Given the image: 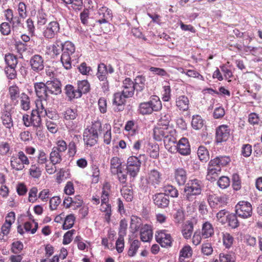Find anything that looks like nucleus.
<instances>
[{
  "label": "nucleus",
  "mask_w": 262,
  "mask_h": 262,
  "mask_svg": "<svg viewBox=\"0 0 262 262\" xmlns=\"http://www.w3.org/2000/svg\"><path fill=\"white\" fill-rule=\"evenodd\" d=\"M198 156L202 162H207L209 159V154L207 149L204 146H200L198 150Z\"/></svg>",
  "instance_id": "42"
},
{
  "label": "nucleus",
  "mask_w": 262,
  "mask_h": 262,
  "mask_svg": "<svg viewBox=\"0 0 262 262\" xmlns=\"http://www.w3.org/2000/svg\"><path fill=\"white\" fill-rule=\"evenodd\" d=\"M230 128L225 124L219 125L215 129V141L218 144L226 142L229 138Z\"/></svg>",
  "instance_id": "9"
},
{
  "label": "nucleus",
  "mask_w": 262,
  "mask_h": 262,
  "mask_svg": "<svg viewBox=\"0 0 262 262\" xmlns=\"http://www.w3.org/2000/svg\"><path fill=\"white\" fill-rule=\"evenodd\" d=\"M93 177L92 182L94 183H97L99 180L100 170L98 165L93 164L91 166Z\"/></svg>",
  "instance_id": "52"
},
{
  "label": "nucleus",
  "mask_w": 262,
  "mask_h": 262,
  "mask_svg": "<svg viewBox=\"0 0 262 262\" xmlns=\"http://www.w3.org/2000/svg\"><path fill=\"white\" fill-rule=\"evenodd\" d=\"M193 231V224L191 221H188L183 227L182 233L183 237L187 239H190Z\"/></svg>",
  "instance_id": "29"
},
{
  "label": "nucleus",
  "mask_w": 262,
  "mask_h": 262,
  "mask_svg": "<svg viewBox=\"0 0 262 262\" xmlns=\"http://www.w3.org/2000/svg\"><path fill=\"white\" fill-rule=\"evenodd\" d=\"M1 118L3 124L7 128L10 129L13 126V122L11 113L7 111H4L2 113Z\"/></svg>",
  "instance_id": "28"
},
{
  "label": "nucleus",
  "mask_w": 262,
  "mask_h": 262,
  "mask_svg": "<svg viewBox=\"0 0 262 262\" xmlns=\"http://www.w3.org/2000/svg\"><path fill=\"white\" fill-rule=\"evenodd\" d=\"M232 187L234 190H238L241 188V182L239 175L234 173L232 175Z\"/></svg>",
  "instance_id": "54"
},
{
  "label": "nucleus",
  "mask_w": 262,
  "mask_h": 262,
  "mask_svg": "<svg viewBox=\"0 0 262 262\" xmlns=\"http://www.w3.org/2000/svg\"><path fill=\"white\" fill-rule=\"evenodd\" d=\"M107 66L103 63L98 64L96 76L99 80L104 79L107 77Z\"/></svg>",
  "instance_id": "39"
},
{
  "label": "nucleus",
  "mask_w": 262,
  "mask_h": 262,
  "mask_svg": "<svg viewBox=\"0 0 262 262\" xmlns=\"http://www.w3.org/2000/svg\"><path fill=\"white\" fill-rule=\"evenodd\" d=\"M146 77L142 75H139L134 79L135 90H144L145 89Z\"/></svg>",
  "instance_id": "35"
},
{
  "label": "nucleus",
  "mask_w": 262,
  "mask_h": 262,
  "mask_svg": "<svg viewBox=\"0 0 262 262\" xmlns=\"http://www.w3.org/2000/svg\"><path fill=\"white\" fill-rule=\"evenodd\" d=\"M230 179L226 176L221 177L217 181L218 186L222 189H225L229 186Z\"/></svg>",
  "instance_id": "55"
},
{
  "label": "nucleus",
  "mask_w": 262,
  "mask_h": 262,
  "mask_svg": "<svg viewBox=\"0 0 262 262\" xmlns=\"http://www.w3.org/2000/svg\"><path fill=\"white\" fill-rule=\"evenodd\" d=\"M130 98L127 97L123 92L115 93L113 96V104L117 107L115 111H122L124 108L126 98Z\"/></svg>",
  "instance_id": "19"
},
{
  "label": "nucleus",
  "mask_w": 262,
  "mask_h": 262,
  "mask_svg": "<svg viewBox=\"0 0 262 262\" xmlns=\"http://www.w3.org/2000/svg\"><path fill=\"white\" fill-rule=\"evenodd\" d=\"M229 198L226 194L217 195L215 194L207 195V201L209 207L212 209H219L227 206Z\"/></svg>",
  "instance_id": "4"
},
{
  "label": "nucleus",
  "mask_w": 262,
  "mask_h": 262,
  "mask_svg": "<svg viewBox=\"0 0 262 262\" xmlns=\"http://www.w3.org/2000/svg\"><path fill=\"white\" fill-rule=\"evenodd\" d=\"M152 231L148 225H145L140 230V238L143 242H149L152 238Z\"/></svg>",
  "instance_id": "25"
},
{
  "label": "nucleus",
  "mask_w": 262,
  "mask_h": 262,
  "mask_svg": "<svg viewBox=\"0 0 262 262\" xmlns=\"http://www.w3.org/2000/svg\"><path fill=\"white\" fill-rule=\"evenodd\" d=\"M63 44L64 43H63L59 39L55 40L52 46V52L54 54L58 55L60 54L61 51H62Z\"/></svg>",
  "instance_id": "47"
},
{
  "label": "nucleus",
  "mask_w": 262,
  "mask_h": 262,
  "mask_svg": "<svg viewBox=\"0 0 262 262\" xmlns=\"http://www.w3.org/2000/svg\"><path fill=\"white\" fill-rule=\"evenodd\" d=\"M174 149L176 150L181 155L187 156L190 155L191 150L188 140L186 138H181L177 145L174 146Z\"/></svg>",
  "instance_id": "18"
},
{
  "label": "nucleus",
  "mask_w": 262,
  "mask_h": 262,
  "mask_svg": "<svg viewBox=\"0 0 262 262\" xmlns=\"http://www.w3.org/2000/svg\"><path fill=\"white\" fill-rule=\"evenodd\" d=\"M29 174L33 178L38 179L41 175V170L39 166L33 164L29 169Z\"/></svg>",
  "instance_id": "50"
},
{
  "label": "nucleus",
  "mask_w": 262,
  "mask_h": 262,
  "mask_svg": "<svg viewBox=\"0 0 262 262\" xmlns=\"http://www.w3.org/2000/svg\"><path fill=\"white\" fill-rule=\"evenodd\" d=\"M23 248L24 245L21 242H14L12 244L11 251L15 254H18L23 249Z\"/></svg>",
  "instance_id": "58"
},
{
  "label": "nucleus",
  "mask_w": 262,
  "mask_h": 262,
  "mask_svg": "<svg viewBox=\"0 0 262 262\" xmlns=\"http://www.w3.org/2000/svg\"><path fill=\"white\" fill-rule=\"evenodd\" d=\"M223 243L226 248H229L233 244V238L228 233H225L223 237Z\"/></svg>",
  "instance_id": "56"
},
{
  "label": "nucleus",
  "mask_w": 262,
  "mask_h": 262,
  "mask_svg": "<svg viewBox=\"0 0 262 262\" xmlns=\"http://www.w3.org/2000/svg\"><path fill=\"white\" fill-rule=\"evenodd\" d=\"M237 214L234 213L228 214L226 216V223L232 228H237L239 226V223L237 219Z\"/></svg>",
  "instance_id": "43"
},
{
  "label": "nucleus",
  "mask_w": 262,
  "mask_h": 262,
  "mask_svg": "<svg viewBox=\"0 0 262 262\" xmlns=\"http://www.w3.org/2000/svg\"><path fill=\"white\" fill-rule=\"evenodd\" d=\"M220 261V262H235V259L231 254L221 253Z\"/></svg>",
  "instance_id": "64"
},
{
  "label": "nucleus",
  "mask_w": 262,
  "mask_h": 262,
  "mask_svg": "<svg viewBox=\"0 0 262 262\" xmlns=\"http://www.w3.org/2000/svg\"><path fill=\"white\" fill-rule=\"evenodd\" d=\"M176 106L179 111L185 112L188 110L189 107V100L188 98L184 95L177 96L176 98Z\"/></svg>",
  "instance_id": "22"
},
{
  "label": "nucleus",
  "mask_w": 262,
  "mask_h": 262,
  "mask_svg": "<svg viewBox=\"0 0 262 262\" xmlns=\"http://www.w3.org/2000/svg\"><path fill=\"white\" fill-rule=\"evenodd\" d=\"M34 88L36 96L40 99L46 101L49 98L46 82H38L34 83Z\"/></svg>",
  "instance_id": "14"
},
{
  "label": "nucleus",
  "mask_w": 262,
  "mask_h": 262,
  "mask_svg": "<svg viewBox=\"0 0 262 262\" xmlns=\"http://www.w3.org/2000/svg\"><path fill=\"white\" fill-rule=\"evenodd\" d=\"M9 94L12 102H18V98L20 97V89L16 84L13 85L9 88Z\"/></svg>",
  "instance_id": "31"
},
{
  "label": "nucleus",
  "mask_w": 262,
  "mask_h": 262,
  "mask_svg": "<svg viewBox=\"0 0 262 262\" xmlns=\"http://www.w3.org/2000/svg\"><path fill=\"white\" fill-rule=\"evenodd\" d=\"M42 99L37 100L36 102V111L37 114L41 116L42 117H45L47 115V111H48L44 106L42 103Z\"/></svg>",
  "instance_id": "49"
},
{
  "label": "nucleus",
  "mask_w": 262,
  "mask_h": 262,
  "mask_svg": "<svg viewBox=\"0 0 262 262\" xmlns=\"http://www.w3.org/2000/svg\"><path fill=\"white\" fill-rule=\"evenodd\" d=\"M155 238L156 242L162 247L167 248L172 246V237L170 234L166 233L165 230L157 231Z\"/></svg>",
  "instance_id": "11"
},
{
  "label": "nucleus",
  "mask_w": 262,
  "mask_h": 262,
  "mask_svg": "<svg viewBox=\"0 0 262 262\" xmlns=\"http://www.w3.org/2000/svg\"><path fill=\"white\" fill-rule=\"evenodd\" d=\"M75 230L72 229L71 230L67 231L63 235V238L62 244L63 245H68L70 244L72 241V236Z\"/></svg>",
  "instance_id": "62"
},
{
  "label": "nucleus",
  "mask_w": 262,
  "mask_h": 262,
  "mask_svg": "<svg viewBox=\"0 0 262 262\" xmlns=\"http://www.w3.org/2000/svg\"><path fill=\"white\" fill-rule=\"evenodd\" d=\"M29 64L31 70L35 72L39 73L44 69V60L42 57L39 54L32 56L29 61Z\"/></svg>",
  "instance_id": "15"
},
{
  "label": "nucleus",
  "mask_w": 262,
  "mask_h": 262,
  "mask_svg": "<svg viewBox=\"0 0 262 262\" xmlns=\"http://www.w3.org/2000/svg\"><path fill=\"white\" fill-rule=\"evenodd\" d=\"M152 200L154 204L159 208H165L169 204V198L162 192L154 195Z\"/></svg>",
  "instance_id": "20"
},
{
  "label": "nucleus",
  "mask_w": 262,
  "mask_h": 262,
  "mask_svg": "<svg viewBox=\"0 0 262 262\" xmlns=\"http://www.w3.org/2000/svg\"><path fill=\"white\" fill-rule=\"evenodd\" d=\"M37 18V25L39 26L44 25L46 24L48 20L47 15L42 11L38 12Z\"/></svg>",
  "instance_id": "61"
},
{
  "label": "nucleus",
  "mask_w": 262,
  "mask_h": 262,
  "mask_svg": "<svg viewBox=\"0 0 262 262\" xmlns=\"http://www.w3.org/2000/svg\"><path fill=\"white\" fill-rule=\"evenodd\" d=\"M5 62L7 65L6 67H16L18 63V58L15 55L8 53L5 56Z\"/></svg>",
  "instance_id": "38"
},
{
  "label": "nucleus",
  "mask_w": 262,
  "mask_h": 262,
  "mask_svg": "<svg viewBox=\"0 0 262 262\" xmlns=\"http://www.w3.org/2000/svg\"><path fill=\"white\" fill-rule=\"evenodd\" d=\"M214 234L213 228L211 223L206 222L203 224L202 235L206 238L211 237Z\"/></svg>",
  "instance_id": "34"
},
{
  "label": "nucleus",
  "mask_w": 262,
  "mask_h": 262,
  "mask_svg": "<svg viewBox=\"0 0 262 262\" xmlns=\"http://www.w3.org/2000/svg\"><path fill=\"white\" fill-rule=\"evenodd\" d=\"M163 193L168 198L170 196L171 198H178L179 196L178 190L175 186L172 185L165 186L163 188Z\"/></svg>",
  "instance_id": "30"
},
{
  "label": "nucleus",
  "mask_w": 262,
  "mask_h": 262,
  "mask_svg": "<svg viewBox=\"0 0 262 262\" xmlns=\"http://www.w3.org/2000/svg\"><path fill=\"white\" fill-rule=\"evenodd\" d=\"M75 54V47L74 44L70 41H65L62 48L60 60L66 69L69 70L71 69L72 61L76 59L77 56H76Z\"/></svg>",
  "instance_id": "3"
},
{
  "label": "nucleus",
  "mask_w": 262,
  "mask_h": 262,
  "mask_svg": "<svg viewBox=\"0 0 262 262\" xmlns=\"http://www.w3.org/2000/svg\"><path fill=\"white\" fill-rule=\"evenodd\" d=\"M98 139V134L86 128L83 133V140L87 145L92 146L96 144Z\"/></svg>",
  "instance_id": "21"
},
{
  "label": "nucleus",
  "mask_w": 262,
  "mask_h": 262,
  "mask_svg": "<svg viewBox=\"0 0 262 262\" xmlns=\"http://www.w3.org/2000/svg\"><path fill=\"white\" fill-rule=\"evenodd\" d=\"M122 88L123 90L122 92L127 97H132L134 95L135 91L134 82L130 78H126L123 81Z\"/></svg>",
  "instance_id": "23"
},
{
  "label": "nucleus",
  "mask_w": 262,
  "mask_h": 262,
  "mask_svg": "<svg viewBox=\"0 0 262 262\" xmlns=\"http://www.w3.org/2000/svg\"><path fill=\"white\" fill-rule=\"evenodd\" d=\"M204 125V120L199 115H193L192 118L191 126L195 130L200 129Z\"/></svg>",
  "instance_id": "37"
},
{
  "label": "nucleus",
  "mask_w": 262,
  "mask_h": 262,
  "mask_svg": "<svg viewBox=\"0 0 262 262\" xmlns=\"http://www.w3.org/2000/svg\"><path fill=\"white\" fill-rule=\"evenodd\" d=\"M61 203V199L59 196H53L50 200V209L54 210L57 209V206Z\"/></svg>",
  "instance_id": "63"
},
{
  "label": "nucleus",
  "mask_w": 262,
  "mask_h": 262,
  "mask_svg": "<svg viewBox=\"0 0 262 262\" xmlns=\"http://www.w3.org/2000/svg\"><path fill=\"white\" fill-rule=\"evenodd\" d=\"M184 185V198L188 202L194 201L202 194L204 187L202 181L197 179L189 180Z\"/></svg>",
  "instance_id": "2"
},
{
  "label": "nucleus",
  "mask_w": 262,
  "mask_h": 262,
  "mask_svg": "<svg viewBox=\"0 0 262 262\" xmlns=\"http://www.w3.org/2000/svg\"><path fill=\"white\" fill-rule=\"evenodd\" d=\"M169 123V121L166 120L163 124V127H156L154 128V137L156 140L161 141L163 139L168 138L169 142H171L173 143H176V139L171 136L169 138V133L166 130H165L167 129V126L168 125Z\"/></svg>",
  "instance_id": "7"
},
{
  "label": "nucleus",
  "mask_w": 262,
  "mask_h": 262,
  "mask_svg": "<svg viewBox=\"0 0 262 262\" xmlns=\"http://www.w3.org/2000/svg\"><path fill=\"white\" fill-rule=\"evenodd\" d=\"M30 161L23 151H19L16 155L11 157L10 166L12 169L21 171L25 168V165H29Z\"/></svg>",
  "instance_id": "5"
},
{
  "label": "nucleus",
  "mask_w": 262,
  "mask_h": 262,
  "mask_svg": "<svg viewBox=\"0 0 262 262\" xmlns=\"http://www.w3.org/2000/svg\"><path fill=\"white\" fill-rule=\"evenodd\" d=\"M228 213L227 210L224 209L220 210L216 214L217 220L222 224L226 223V215Z\"/></svg>",
  "instance_id": "57"
},
{
  "label": "nucleus",
  "mask_w": 262,
  "mask_h": 262,
  "mask_svg": "<svg viewBox=\"0 0 262 262\" xmlns=\"http://www.w3.org/2000/svg\"><path fill=\"white\" fill-rule=\"evenodd\" d=\"M16 67H6L5 73L7 77L10 80H13L17 77Z\"/></svg>",
  "instance_id": "48"
},
{
  "label": "nucleus",
  "mask_w": 262,
  "mask_h": 262,
  "mask_svg": "<svg viewBox=\"0 0 262 262\" xmlns=\"http://www.w3.org/2000/svg\"><path fill=\"white\" fill-rule=\"evenodd\" d=\"M149 154L151 158L157 159L159 156V147L158 145L155 144L151 146L149 148Z\"/></svg>",
  "instance_id": "60"
},
{
  "label": "nucleus",
  "mask_w": 262,
  "mask_h": 262,
  "mask_svg": "<svg viewBox=\"0 0 262 262\" xmlns=\"http://www.w3.org/2000/svg\"><path fill=\"white\" fill-rule=\"evenodd\" d=\"M36 111L32 110L31 113V126L34 128L40 129L42 127L41 123V116L36 113Z\"/></svg>",
  "instance_id": "33"
},
{
  "label": "nucleus",
  "mask_w": 262,
  "mask_h": 262,
  "mask_svg": "<svg viewBox=\"0 0 262 262\" xmlns=\"http://www.w3.org/2000/svg\"><path fill=\"white\" fill-rule=\"evenodd\" d=\"M162 174L157 169L150 170L146 178L147 183L150 186L156 188L162 182Z\"/></svg>",
  "instance_id": "12"
},
{
  "label": "nucleus",
  "mask_w": 262,
  "mask_h": 262,
  "mask_svg": "<svg viewBox=\"0 0 262 262\" xmlns=\"http://www.w3.org/2000/svg\"><path fill=\"white\" fill-rule=\"evenodd\" d=\"M192 254V250L189 245L184 246L180 252V259L182 257L187 258L191 257Z\"/></svg>",
  "instance_id": "53"
},
{
  "label": "nucleus",
  "mask_w": 262,
  "mask_h": 262,
  "mask_svg": "<svg viewBox=\"0 0 262 262\" xmlns=\"http://www.w3.org/2000/svg\"><path fill=\"white\" fill-rule=\"evenodd\" d=\"M100 210L101 212L105 213L104 219L107 223H109L111 221V217L112 214L111 204L110 203L101 204Z\"/></svg>",
  "instance_id": "36"
},
{
  "label": "nucleus",
  "mask_w": 262,
  "mask_h": 262,
  "mask_svg": "<svg viewBox=\"0 0 262 262\" xmlns=\"http://www.w3.org/2000/svg\"><path fill=\"white\" fill-rule=\"evenodd\" d=\"M141 245L140 242L138 239L133 241L130 244L129 248L127 252V254L129 257L134 256L140 247Z\"/></svg>",
  "instance_id": "41"
},
{
  "label": "nucleus",
  "mask_w": 262,
  "mask_h": 262,
  "mask_svg": "<svg viewBox=\"0 0 262 262\" xmlns=\"http://www.w3.org/2000/svg\"><path fill=\"white\" fill-rule=\"evenodd\" d=\"M75 221V217L74 214H70L67 215L64 220V222L62 225V228L63 230H68L71 228L74 224Z\"/></svg>",
  "instance_id": "46"
},
{
  "label": "nucleus",
  "mask_w": 262,
  "mask_h": 262,
  "mask_svg": "<svg viewBox=\"0 0 262 262\" xmlns=\"http://www.w3.org/2000/svg\"><path fill=\"white\" fill-rule=\"evenodd\" d=\"M151 111L159 112L162 108V102L159 97L156 95H152L148 101Z\"/></svg>",
  "instance_id": "24"
},
{
  "label": "nucleus",
  "mask_w": 262,
  "mask_h": 262,
  "mask_svg": "<svg viewBox=\"0 0 262 262\" xmlns=\"http://www.w3.org/2000/svg\"><path fill=\"white\" fill-rule=\"evenodd\" d=\"M110 169L112 174H116L122 169L121 160L117 157H113L110 161Z\"/></svg>",
  "instance_id": "27"
},
{
  "label": "nucleus",
  "mask_w": 262,
  "mask_h": 262,
  "mask_svg": "<svg viewBox=\"0 0 262 262\" xmlns=\"http://www.w3.org/2000/svg\"><path fill=\"white\" fill-rule=\"evenodd\" d=\"M47 90L49 94L58 95L61 94V83L57 78H54L46 82Z\"/></svg>",
  "instance_id": "17"
},
{
  "label": "nucleus",
  "mask_w": 262,
  "mask_h": 262,
  "mask_svg": "<svg viewBox=\"0 0 262 262\" xmlns=\"http://www.w3.org/2000/svg\"><path fill=\"white\" fill-rule=\"evenodd\" d=\"M77 89L78 93H80V97H81L82 94H86L90 91V83L86 80L79 81L77 82Z\"/></svg>",
  "instance_id": "32"
},
{
  "label": "nucleus",
  "mask_w": 262,
  "mask_h": 262,
  "mask_svg": "<svg viewBox=\"0 0 262 262\" xmlns=\"http://www.w3.org/2000/svg\"><path fill=\"white\" fill-rule=\"evenodd\" d=\"M64 91L69 101L80 98V93H78L77 89H75L72 84H67L64 87Z\"/></svg>",
  "instance_id": "26"
},
{
  "label": "nucleus",
  "mask_w": 262,
  "mask_h": 262,
  "mask_svg": "<svg viewBox=\"0 0 262 262\" xmlns=\"http://www.w3.org/2000/svg\"><path fill=\"white\" fill-rule=\"evenodd\" d=\"M230 162L228 156H217L211 159L208 163L207 179L210 181L215 180V177L221 171L222 167L226 166Z\"/></svg>",
  "instance_id": "1"
},
{
  "label": "nucleus",
  "mask_w": 262,
  "mask_h": 262,
  "mask_svg": "<svg viewBox=\"0 0 262 262\" xmlns=\"http://www.w3.org/2000/svg\"><path fill=\"white\" fill-rule=\"evenodd\" d=\"M141 157V155H140L139 157L132 156L128 158L126 169L127 173L130 177L134 178L138 174L141 166V161L140 159Z\"/></svg>",
  "instance_id": "6"
},
{
  "label": "nucleus",
  "mask_w": 262,
  "mask_h": 262,
  "mask_svg": "<svg viewBox=\"0 0 262 262\" xmlns=\"http://www.w3.org/2000/svg\"><path fill=\"white\" fill-rule=\"evenodd\" d=\"M63 119L68 121L66 126L69 130H73L76 127V123L73 121L78 116L77 110L76 108H67L62 113Z\"/></svg>",
  "instance_id": "10"
},
{
  "label": "nucleus",
  "mask_w": 262,
  "mask_h": 262,
  "mask_svg": "<svg viewBox=\"0 0 262 262\" xmlns=\"http://www.w3.org/2000/svg\"><path fill=\"white\" fill-rule=\"evenodd\" d=\"M60 30V26L56 21H51L45 28L43 31V36L47 39L53 38L58 33Z\"/></svg>",
  "instance_id": "16"
},
{
  "label": "nucleus",
  "mask_w": 262,
  "mask_h": 262,
  "mask_svg": "<svg viewBox=\"0 0 262 262\" xmlns=\"http://www.w3.org/2000/svg\"><path fill=\"white\" fill-rule=\"evenodd\" d=\"M121 193L122 196L127 202H130L133 199V190L127 187H123L121 190Z\"/></svg>",
  "instance_id": "51"
},
{
  "label": "nucleus",
  "mask_w": 262,
  "mask_h": 262,
  "mask_svg": "<svg viewBox=\"0 0 262 262\" xmlns=\"http://www.w3.org/2000/svg\"><path fill=\"white\" fill-rule=\"evenodd\" d=\"M138 112L142 115H150L152 113L148 101L140 103L138 106Z\"/></svg>",
  "instance_id": "44"
},
{
  "label": "nucleus",
  "mask_w": 262,
  "mask_h": 262,
  "mask_svg": "<svg viewBox=\"0 0 262 262\" xmlns=\"http://www.w3.org/2000/svg\"><path fill=\"white\" fill-rule=\"evenodd\" d=\"M235 212L239 217L247 219L251 216L252 208L251 204L247 201H239L235 206Z\"/></svg>",
  "instance_id": "8"
},
{
  "label": "nucleus",
  "mask_w": 262,
  "mask_h": 262,
  "mask_svg": "<svg viewBox=\"0 0 262 262\" xmlns=\"http://www.w3.org/2000/svg\"><path fill=\"white\" fill-rule=\"evenodd\" d=\"M149 70L154 74L158 75L160 76H169L168 74L163 69L151 67Z\"/></svg>",
  "instance_id": "59"
},
{
  "label": "nucleus",
  "mask_w": 262,
  "mask_h": 262,
  "mask_svg": "<svg viewBox=\"0 0 262 262\" xmlns=\"http://www.w3.org/2000/svg\"><path fill=\"white\" fill-rule=\"evenodd\" d=\"M173 180L179 186H184L187 180L186 170L182 167L176 168L172 173Z\"/></svg>",
  "instance_id": "13"
},
{
  "label": "nucleus",
  "mask_w": 262,
  "mask_h": 262,
  "mask_svg": "<svg viewBox=\"0 0 262 262\" xmlns=\"http://www.w3.org/2000/svg\"><path fill=\"white\" fill-rule=\"evenodd\" d=\"M20 106L24 111H28L30 108V99L27 94L25 93H22L20 94Z\"/></svg>",
  "instance_id": "40"
},
{
  "label": "nucleus",
  "mask_w": 262,
  "mask_h": 262,
  "mask_svg": "<svg viewBox=\"0 0 262 262\" xmlns=\"http://www.w3.org/2000/svg\"><path fill=\"white\" fill-rule=\"evenodd\" d=\"M61 152H59L52 148V151L50 154V160L53 164L60 163L62 161Z\"/></svg>",
  "instance_id": "45"
}]
</instances>
